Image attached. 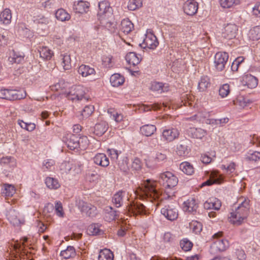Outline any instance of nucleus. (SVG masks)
<instances>
[{"label":"nucleus","mask_w":260,"mask_h":260,"mask_svg":"<svg viewBox=\"0 0 260 260\" xmlns=\"http://www.w3.org/2000/svg\"><path fill=\"white\" fill-rule=\"evenodd\" d=\"M161 213L167 219L173 221L176 219L178 216L177 209L172 205H166L161 209Z\"/></svg>","instance_id":"obj_15"},{"label":"nucleus","mask_w":260,"mask_h":260,"mask_svg":"<svg viewBox=\"0 0 260 260\" xmlns=\"http://www.w3.org/2000/svg\"><path fill=\"white\" fill-rule=\"evenodd\" d=\"M156 130V126L153 124H145L141 127L140 128L141 134L146 137L152 135Z\"/></svg>","instance_id":"obj_35"},{"label":"nucleus","mask_w":260,"mask_h":260,"mask_svg":"<svg viewBox=\"0 0 260 260\" xmlns=\"http://www.w3.org/2000/svg\"><path fill=\"white\" fill-rule=\"evenodd\" d=\"M107 112L110 115V118L117 123L123 120V115L113 108L108 109Z\"/></svg>","instance_id":"obj_50"},{"label":"nucleus","mask_w":260,"mask_h":260,"mask_svg":"<svg viewBox=\"0 0 260 260\" xmlns=\"http://www.w3.org/2000/svg\"><path fill=\"white\" fill-rule=\"evenodd\" d=\"M6 217L10 223L15 226H21L24 224L23 218L19 216V213L12 208L7 211Z\"/></svg>","instance_id":"obj_13"},{"label":"nucleus","mask_w":260,"mask_h":260,"mask_svg":"<svg viewBox=\"0 0 260 260\" xmlns=\"http://www.w3.org/2000/svg\"><path fill=\"white\" fill-rule=\"evenodd\" d=\"M221 206V201L214 197L209 198L204 203V207L207 210H219Z\"/></svg>","instance_id":"obj_20"},{"label":"nucleus","mask_w":260,"mask_h":260,"mask_svg":"<svg viewBox=\"0 0 260 260\" xmlns=\"http://www.w3.org/2000/svg\"><path fill=\"white\" fill-rule=\"evenodd\" d=\"M155 181L147 179L144 181L137 191L140 192V197L142 198H146L151 202H153L158 199L160 196L159 192L155 188Z\"/></svg>","instance_id":"obj_3"},{"label":"nucleus","mask_w":260,"mask_h":260,"mask_svg":"<svg viewBox=\"0 0 260 260\" xmlns=\"http://www.w3.org/2000/svg\"><path fill=\"white\" fill-rule=\"evenodd\" d=\"M45 183L47 187L50 189H57L60 186L58 180L53 177H46L45 180Z\"/></svg>","instance_id":"obj_34"},{"label":"nucleus","mask_w":260,"mask_h":260,"mask_svg":"<svg viewBox=\"0 0 260 260\" xmlns=\"http://www.w3.org/2000/svg\"><path fill=\"white\" fill-rule=\"evenodd\" d=\"M63 141L70 149L76 152L85 150L89 144V140L86 136L71 134H68L63 137Z\"/></svg>","instance_id":"obj_2"},{"label":"nucleus","mask_w":260,"mask_h":260,"mask_svg":"<svg viewBox=\"0 0 260 260\" xmlns=\"http://www.w3.org/2000/svg\"><path fill=\"white\" fill-rule=\"evenodd\" d=\"M244 81L247 87L250 88H254L258 84L257 79L251 75H246L244 77Z\"/></svg>","instance_id":"obj_47"},{"label":"nucleus","mask_w":260,"mask_h":260,"mask_svg":"<svg viewBox=\"0 0 260 260\" xmlns=\"http://www.w3.org/2000/svg\"><path fill=\"white\" fill-rule=\"evenodd\" d=\"M33 21L38 27L45 29L50 22V19L43 15H39L33 17Z\"/></svg>","instance_id":"obj_22"},{"label":"nucleus","mask_w":260,"mask_h":260,"mask_svg":"<svg viewBox=\"0 0 260 260\" xmlns=\"http://www.w3.org/2000/svg\"><path fill=\"white\" fill-rule=\"evenodd\" d=\"M76 205L81 212L89 216H93L95 213L96 207L89 203L79 200L76 201Z\"/></svg>","instance_id":"obj_14"},{"label":"nucleus","mask_w":260,"mask_h":260,"mask_svg":"<svg viewBox=\"0 0 260 260\" xmlns=\"http://www.w3.org/2000/svg\"><path fill=\"white\" fill-rule=\"evenodd\" d=\"M16 27L20 35L26 38H28L31 36L30 30L27 27L25 23H18Z\"/></svg>","instance_id":"obj_41"},{"label":"nucleus","mask_w":260,"mask_h":260,"mask_svg":"<svg viewBox=\"0 0 260 260\" xmlns=\"http://www.w3.org/2000/svg\"><path fill=\"white\" fill-rule=\"evenodd\" d=\"M238 31V27L235 24H228L224 27L222 36L224 38L231 40L235 38L237 35Z\"/></svg>","instance_id":"obj_17"},{"label":"nucleus","mask_w":260,"mask_h":260,"mask_svg":"<svg viewBox=\"0 0 260 260\" xmlns=\"http://www.w3.org/2000/svg\"><path fill=\"white\" fill-rule=\"evenodd\" d=\"M150 89L159 93L164 92L168 90V86L161 82H153L151 83Z\"/></svg>","instance_id":"obj_46"},{"label":"nucleus","mask_w":260,"mask_h":260,"mask_svg":"<svg viewBox=\"0 0 260 260\" xmlns=\"http://www.w3.org/2000/svg\"><path fill=\"white\" fill-rule=\"evenodd\" d=\"M77 71L79 74L83 77H86L95 74V71L94 68L85 64L80 66L78 68Z\"/></svg>","instance_id":"obj_26"},{"label":"nucleus","mask_w":260,"mask_h":260,"mask_svg":"<svg viewBox=\"0 0 260 260\" xmlns=\"http://www.w3.org/2000/svg\"><path fill=\"white\" fill-rule=\"evenodd\" d=\"M159 182L165 188V192L168 197L174 195V188L178 182V178L172 172L167 171L161 173L159 175Z\"/></svg>","instance_id":"obj_4"},{"label":"nucleus","mask_w":260,"mask_h":260,"mask_svg":"<svg viewBox=\"0 0 260 260\" xmlns=\"http://www.w3.org/2000/svg\"><path fill=\"white\" fill-rule=\"evenodd\" d=\"M55 213L59 217H63L64 212L61 203L60 201H56L55 203Z\"/></svg>","instance_id":"obj_60"},{"label":"nucleus","mask_w":260,"mask_h":260,"mask_svg":"<svg viewBox=\"0 0 260 260\" xmlns=\"http://www.w3.org/2000/svg\"><path fill=\"white\" fill-rule=\"evenodd\" d=\"M222 232H219L214 234L213 236V243L211 245L212 252L224 251L229 247V242L228 240L222 238Z\"/></svg>","instance_id":"obj_5"},{"label":"nucleus","mask_w":260,"mask_h":260,"mask_svg":"<svg viewBox=\"0 0 260 260\" xmlns=\"http://www.w3.org/2000/svg\"><path fill=\"white\" fill-rule=\"evenodd\" d=\"M142 6V0H129L127 8L131 11H134Z\"/></svg>","instance_id":"obj_56"},{"label":"nucleus","mask_w":260,"mask_h":260,"mask_svg":"<svg viewBox=\"0 0 260 260\" xmlns=\"http://www.w3.org/2000/svg\"><path fill=\"white\" fill-rule=\"evenodd\" d=\"M250 200L246 198L242 197L238 200V206L233 209L229 217L231 223L235 225H240L243 223L249 213Z\"/></svg>","instance_id":"obj_1"},{"label":"nucleus","mask_w":260,"mask_h":260,"mask_svg":"<svg viewBox=\"0 0 260 260\" xmlns=\"http://www.w3.org/2000/svg\"><path fill=\"white\" fill-rule=\"evenodd\" d=\"M94 107L92 105L86 106L81 112V115L82 117L87 118L93 112Z\"/></svg>","instance_id":"obj_63"},{"label":"nucleus","mask_w":260,"mask_h":260,"mask_svg":"<svg viewBox=\"0 0 260 260\" xmlns=\"http://www.w3.org/2000/svg\"><path fill=\"white\" fill-rule=\"evenodd\" d=\"M71 160L64 161L61 163L59 166L60 170L62 174H70L71 173Z\"/></svg>","instance_id":"obj_62"},{"label":"nucleus","mask_w":260,"mask_h":260,"mask_svg":"<svg viewBox=\"0 0 260 260\" xmlns=\"http://www.w3.org/2000/svg\"><path fill=\"white\" fill-rule=\"evenodd\" d=\"M11 19L12 14L9 9H5L0 14V21L4 24H9Z\"/></svg>","instance_id":"obj_44"},{"label":"nucleus","mask_w":260,"mask_h":260,"mask_svg":"<svg viewBox=\"0 0 260 260\" xmlns=\"http://www.w3.org/2000/svg\"><path fill=\"white\" fill-rule=\"evenodd\" d=\"M237 165L234 162H231L228 166L222 165L221 169L222 170H225L226 174L230 177L233 176L236 174V168Z\"/></svg>","instance_id":"obj_39"},{"label":"nucleus","mask_w":260,"mask_h":260,"mask_svg":"<svg viewBox=\"0 0 260 260\" xmlns=\"http://www.w3.org/2000/svg\"><path fill=\"white\" fill-rule=\"evenodd\" d=\"M113 57L111 55H104L102 57L103 65L106 68H110L113 66Z\"/></svg>","instance_id":"obj_61"},{"label":"nucleus","mask_w":260,"mask_h":260,"mask_svg":"<svg viewBox=\"0 0 260 260\" xmlns=\"http://www.w3.org/2000/svg\"><path fill=\"white\" fill-rule=\"evenodd\" d=\"M126 195V192L122 190H119L114 194L112 199V202L116 207L118 208L122 205L123 199Z\"/></svg>","instance_id":"obj_30"},{"label":"nucleus","mask_w":260,"mask_h":260,"mask_svg":"<svg viewBox=\"0 0 260 260\" xmlns=\"http://www.w3.org/2000/svg\"><path fill=\"white\" fill-rule=\"evenodd\" d=\"M114 254L109 249L101 250L98 256L99 260H113Z\"/></svg>","instance_id":"obj_40"},{"label":"nucleus","mask_w":260,"mask_h":260,"mask_svg":"<svg viewBox=\"0 0 260 260\" xmlns=\"http://www.w3.org/2000/svg\"><path fill=\"white\" fill-rule=\"evenodd\" d=\"M108 155L110 157L112 160L117 162L119 154L120 153V151L119 152L118 150L111 148L108 149L107 151Z\"/></svg>","instance_id":"obj_64"},{"label":"nucleus","mask_w":260,"mask_h":260,"mask_svg":"<svg viewBox=\"0 0 260 260\" xmlns=\"http://www.w3.org/2000/svg\"><path fill=\"white\" fill-rule=\"evenodd\" d=\"M76 254L75 248L72 246H68L67 248L61 251L60 255L64 259H69L75 256Z\"/></svg>","instance_id":"obj_38"},{"label":"nucleus","mask_w":260,"mask_h":260,"mask_svg":"<svg viewBox=\"0 0 260 260\" xmlns=\"http://www.w3.org/2000/svg\"><path fill=\"white\" fill-rule=\"evenodd\" d=\"M158 41L156 36L151 31H147L145 38L140 46L143 48L154 50L158 45Z\"/></svg>","instance_id":"obj_11"},{"label":"nucleus","mask_w":260,"mask_h":260,"mask_svg":"<svg viewBox=\"0 0 260 260\" xmlns=\"http://www.w3.org/2000/svg\"><path fill=\"white\" fill-rule=\"evenodd\" d=\"M128 212L134 215L138 214H146V207L140 203H132L126 207Z\"/></svg>","instance_id":"obj_16"},{"label":"nucleus","mask_w":260,"mask_h":260,"mask_svg":"<svg viewBox=\"0 0 260 260\" xmlns=\"http://www.w3.org/2000/svg\"><path fill=\"white\" fill-rule=\"evenodd\" d=\"M245 159L247 161H256L260 159V152L250 150L245 154Z\"/></svg>","instance_id":"obj_49"},{"label":"nucleus","mask_w":260,"mask_h":260,"mask_svg":"<svg viewBox=\"0 0 260 260\" xmlns=\"http://www.w3.org/2000/svg\"><path fill=\"white\" fill-rule=\"evenodd\" d=\"M221 7L224 9L233 8L240 4V0H220Z\"/></svg>","instance_id":"obj_52"},{"label":"nucleus","mask_w":260,"mask_h":260,"mask_svg":"<svg viewBox=\"0 0 260 260\" xmlns=\"http://www.w3.org/2000/svg\"><path fill=\"white\" fill-rule=\"evenodd\" d=\"M161 131V140L168 143L177 139L180 135V131L176 127L165 126Z\"/></svg>","instance_id":"obj_8"},{"label":"nucleus","mask_w":260,"mask_h":260,"mask_svg":"<svg viewBox=\"0 0 260 260\" xmlns=\"http://www.w3.org/2000/svg\"><path fill=\"white\" fill-rule=\"evenodd\" d=\"M18 123L20 126V127L23 129H26L29 132L33 131L36 125L33 123H26L24 122L22 120H18Z\"/></svg>","instance_id":"obj_57"},{"label":"nucleus","mask_w":260,"mask_h":260,"mask_svg":"<svg viewBox=\"0 0 260 260\" xmlns=\"http://www.w3.org/2000/svg\"><path fill=\"white\" fill-rule=\"evenodd\" d=\"M0 164L5 166L14 168L16 166V159L12 156H7L0 159Z\"/></svg>","instance_id":"obj_45"},{"label":"nucleus","mask_w":260,"mask_h":260,"mask_svg":"<svg viewBox=\"0 0 260 260\" xmlns=\"http://www.w3.org/2000/svg\"><path fill=\"white\" fill-rule=\"evenodd\" d=\"M229 59V54L225 52H217L214 56V64L216 70L223 71Z\"/></svg>","instance_id":"obj_10"},{"label":"nucleus","mask_w":260,"mask_h":260,"mask_svg":"<svg viewBox=\"0 0 260 260\" xmlns=\"http://www.w3.org/2000/svg\"><path fill=\"white\" fill-rule=\"evenodd\" d=\"M24 57V55L22 52L12 50L10 53L8 60L12 63H20L23 61Z\"/></svg>","instance_id":"obj_29"},{"label":"nucleus","mask_w":260,"mask_h":260,"mask_svg":"<svg viewBox=\"0 0 260 260\" xmlns=\"http://www.w3.org/2000/svg\"><path fill=\"white\" fill-rule=\"evenodd\" d=\"M15 192V189L14 186L6 184L4 185L2 193L6 197H12Z\"/></svg>","instance_id":"obj_53"},{"label":"nucleus","mask_w":260,"mask_h":260,"mask_svg":"<svg viewBox=\"0 0 260 260\" xmlns=\"http://www.w3.org/2000/svg\"><path fill=\"white\" fill-rule=\"evenodd\" d=\"M110 83L113 87H118L124 82V77L119 74H114L110 77Z\"/></svg>","instance_id":"obj_33"},{"label":"nucleus","mask_w":260,"mask_h":260,"mask_svg":"<svg viewBox=\"0 0 260 260\" xmlns=\"http://www.w3.org/2000/svg\"><path fill=\"white\" fill-rule=\"evenodd\" d=\"M71 173L70 174L75 175L81 173L83 167L82 163L77 160H71Z\"/></svg>","instance_id":"obj_36"},{"label":"nucleus","mask_w":260,"mask_h":260,"mask_svg":"<svg viewBox=\"0 0 260 260\" xmlns=\"http://www.w3.org/2000/svg\"><path fill=\"white\" fill-rule=\"evenodd\" d=\"M187 134L193 138L201 139L207 135V133L206 130L201 128L189 127L186 129Z\"/></svg>","instance_id":"obj_21"},{"label":"nucleus","mask_w":260,"mask_h":260,"mask_svg":"<svg viewBox=\"0 0 260 260\" xmlns=\"http://www.w3.org/2000/svg\"><path fill=\"white\" fill-rule=\"evenodd\" d=\"M67 98L72 101H87L88 98L85 95V89L81 85L72 86L67 93Z\"/></svg>","instance_id":"obj_6"},{"label":"nucleus","mask_w":260,"mask_h":260,"mask_svg":"<svg viewBox=\"0 0 260 260\" xmlns=\"http://www.w3.org/2000/svg\"><path fill=\"white\" fill-rule=\"evenodd\" d=\"M189 152V149L187 144L183 142L177 145L176 153L179 156H186Z\"/></svg>","instance_id":"obj_43"},{"label":"nucleus","mask_w":260,"mask_h":260,"mask_svg":"<svg viewBox=\"0 0 260 260\" xmlns=\"http://www.w3.org/2000/svg\"><path fill=\"white\" fill-rule=\"evenodd\" d=\"M105 219L107 221L110 222L115 220L118 216L117 212L114 210L111 207H107L105 210Z\"/></svg>","instance_id":"obj_37"},{"label":"nucleus","mask_w":260,"mask_h":260,"mask_svg":"<svg viewBox=\"0 0 260 260\" xmlns=\"http://www.w3.org/2000/svg\"><path fill=\"white\" fill-rule=\"evenodd\" d=\"M215 157V152L214 151L211 152L210 154L205 153L201 155V160L205 164H208L210 163L213 158Z\"/></svg>","instance_id":"obj_55"},{"label":"nucleus","mask_w":260,"mask_h":260,"mask_svg":"<svg viewBox=\"0 0 260 260\" xmlns=\"http://www.w3.org/2000/svg\"><path fill=\"white\" fill-rule=\"evenodd\" d=\"M210 86V79L207 76H203L198 83V89L200 91H206Z\"/></svg>","instance_id":"obj_32"},{"label":"nucleus","mask_w":260,"mask_h":260,"mask_svg":"<svg viewBox=\"0 0 260 260\" xmlns=\"http://www.w3.org/2000/svg\"><path fill=\"white\" fill-rule=\"evenodd\" d=\"M180 247L185 251L191 250L192 247V243L187 239H183L180 241Z\"/></svg>","instance_id":"obj_58"},{"label":"nucleus","mask_w":260,"mask_h":260,"mask_svg":"<svg viewBox=\"0 0 260 260\" xmlns=\"http://www.w3.org/2000/svg\"><path fill=\"white\" fill-rule=\"evenodd\" d=\"M113 9L108 2L103 1L99 3L98 15L100 19H105L112 16Z\"/></svg>","instance_id":"obj_12"},{"label":"nucleus","mask_w":260,"mask_h":260,"mask_svg":"<svg viewBox=\"0 0 260 260\" xmlns=\"http://www.w3.org/2000/svg\"><path fill=\"white\" fill-rule=\"evenodd\" d=\"M133 23L128 19H124L121 21L120 30L125 34H128L134 29Z\"/></svg>","instance_id":"obj_31"},{"label":"nucleus","mask_w":260,"mask_h":260,"mask_svg":"<svg viewBox=\"0 0 260 260\" xmlns=\"http://www.w3.org/2000/svg\"><path fill=\"white\" fill-rule=\"evenodd\" d=\"M61 64L64 70H70L71 67V58L70 55L68 53L61 55Z\"/></svg>","instance_id":"obj_51"},{"label":"nucleus","mask_w":260,"mask_h":260,"mask_svg":"<svg viewBox=\"0 0 260 260\" xmlns=\"http://www.w3.org/2000/svg\"><path fill=\"white\" fill-rule=\"evenodd\" d=\"M249 35L250 38L253 40L260 39V26H256L251 29Z\"/></svg>","instance_id":"obj_54"},{"label":"nucleus","mask_w":260,"mask_h":260,"mask_svg":"<svg viewBox=\"0 0 260 260\" xmlns=\"http://www.w3.org/2000/svg\"><path fill=\"white\" fill-rule=\"evenodd\" d=\"M184 12L188 15L196 14L198 10V3L194 0H187L183 5Z\"/></svg>","instance_id":"obj_19"},{"label":"nucleus","mask_w":260,"mask_h":260,"mask_svg":"<svg viewBox=\"0 0 260 260\" xmlns=\"http://www.w3.org/2000/svg\"><path fill=\"white\" fill-rule=\"evenodd\" d=\"M206 175L209 177V179L202 184V187L211 186L214 184H221L224 181L223 175L220 174L218 171L213 170L207 172Z\"/></svg>","instance_id":"obj_9"},{"label":"nucleus","mask_w":260,"mask_h":260,"mask_svg":"<svg viewBox=\"0 0 260 260\" xmlns=\"http://www.w3.org/2000/svg\"><path fill=\"white\" fill-rule=\"evenodd\" d=\"M141 59L140 55L134 52H128L125 56V60L130 67H135L138 64Z\"/></svg>","instance_id":"obj_24"},{"label":"nucleus","mask_w":260,"mask_h":260,"mask_svg":"<svg viewBox=\"0 0 260 260\" xmlns=\"http://www.w3.org/2000/svg\"><path fill=\"white\" fill-rule=\"evenodd\" d=\"M108 123L104 120H101L95 124L93 128V133L98 136H102L108 129Z\"/></svg>","instance_id":"obj_23"},{"label":"nucleus","mask_w":260,"mask_h":260,"mask_svg":"<svg viewBox=\"0 0 260 260\" xmlns=\"http://www.w3.org/2000/svg\"><path fill=\"white\" fill-rule=\"evenodd\" d=\"M179 168L184 174L187 175H191L194 172L193 166L187 161L181 162L180 164Z\"/></svg>","instance_id":"obj_42"},{"label":"nucleus","mask_w":260,"mask_h":260,"mask_svg":"<svg viewBox=\"0 0 260 260\" xmlns=\"http://www.w3.org/2000/svg\"><path fill=\"white\" fill-rule=\"evenodd\" d=\"M55 17L61 21L69 20L70 18V15L63 9H58L55 13Z\"/></svg>","instance_id":"obj_48"},{"label":"nucleus","mask_w":260,"mask_h":260,"mask_svg":"<svg viewBox=\"0 0 260 260\" xmlns=\"http://www.w3.org/2000/svg\"><path fill=\"white\" fill-rule=\"evenodd\" d=\"M93 161L95 164L103 167L109 165V159L104 153L96 154L93 157Z\"/></svg>","instance_id":"obj_28"},{"label":"nucleus","mask_w":260,"mask_h":260,"mask_svg":"<svg viewBox=\"0 0 260 260\" xmlns=\"http://www.w3.org/2000/svg\"><path fill=\"white\" fill-rule=\"evenodd\" d=\"M26 93L24 90H17L8 89L0 90V98L10 101L24 99Z\"/></svg>","instance_id":"obj_7"},{"label":"nucleus","mask_w":260,"mask_h":260,"mask_svg":"<svg viewBox=\"0 0 260 260\" xmlns=\"http://www.w3.org/2000/svg\"><path fill=\"white\" fill-rule=\"evenodd\" d=\"M230 92V85L228 84H224L220 87L219 94L222 98L226 97Z\"/></svg>","instance_id":"obj_59"},{"label":"nucleus","mask_w":260,"mask_h":260,"mask_svg":"<svg viewBox=\"0 0 260 260\" xmlns=\"http://www.w3.org/2000/svg\"><path fill=\"white\" fill-rule=\"evenodd\" d=\"M198 207L196 201L194 198H190L183 203V209L184 211L193 213Z\"/></svg>","instance_id":"obj_25"},{"label":"nucleus","mask_w":260,"mask_h":260,"mask_svg":"<svg viewBox=\"0 0 260 260\" xmlns=\"http://www.w3.org/2000/svg\"><path fill=\"white\" fill-rule=\"evenodd\" d=\"M90 6L89 2L80 0L74 2L73 9L76 13L84 14L88 12Z\"/></svg>","instance_id":"obj_18"},{"label":"nucleus","mask_w":260,"mask_h":260,"mask_svg":"<svg viewBox=\"0 0 260 260\" xmlns=\"http://www.w3.org/2000/svg\"><path fill=\"white\" fill-rule=\"evenodd\" d=\"M40 56L44 60H49L54 55V53L52 50L47 46H40L38 48Z\"/></svg>","instance_id":"obj_27"}]
</instances>
